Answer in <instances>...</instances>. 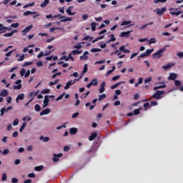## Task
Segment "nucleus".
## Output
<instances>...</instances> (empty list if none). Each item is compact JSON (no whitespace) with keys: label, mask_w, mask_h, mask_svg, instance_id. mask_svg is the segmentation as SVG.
I'll list each match as a JSON object with an SVG mask.
<instances>
[{"label":"nucleus","mask_w":183,"mask_h":183,"mask_svg":"<svg viewBox=\"0 0 183 183\" xmlns=\"http://www.w3.org/2000/svg\"><path fill=\"white\" fill-rule=\"evenodd\" d=\"M105 98H107V94H101L99 97L98 101H102L103 99H105Z\"/></svg>","instance_id":"c9c22d12"},{"label":"nucleus","mask_w":183,"mask_h":183,"mask_svg":"<svg viewBox=\"0 0 183 183\" xmlns=\"http://www.w3.org/2000/svg\"><path fill=\"white\" fill-rule=\"evenodd\" d=\"M101 49H97V48H93L91 49V52L95 53V52H101Z\"/></svg>","instance_id":"c03bdc74"},{"label":"nucleus","mask_w":183,"mask_h":183,"mask_svg":"<svg viewBox=\"0 0 183 183\" xmlns=\"http://www.w3.org/2000/svg\"><path fill=\"white\" fill-rule=\"evenodd\" d=\"M54 95H51V96H48V95H46L44 97V100L43 102V108H46V106L47 105H49V98H54Z\"/></svg>","instance_id":"39448f33"},{"label":"nucleus","mask_w":183,"mask_h":183,"mask_svg":"<svg viewBox=\"0 0 183 183\" xmlns=\"http://www.w3.org/2000/svg\"><path fill=\"white\" fill-rule=\"evenodd\" d=\"M44 65V63H42V61H38L36 62V66L39 67V66H42Z\"/></svg>","instance_id":"bf43d9fd"},{"label":"nucleus","mask_w":183,"mask_h":183,"mask_svg":"<svg viewBox=\"0 0 183 183\" xmlns=\"http://www.w3.org/2000/svg\"><path fill=\"white\" fill-rule=\"evenodd\" d=\"M65 96V93L62 94L61 95L59 96L56 99V101H61V99H62V98H64V97Z\"/></svg>","instance_id":"6e6d98bb"},{"label":"nucleus","mask_w":183,"mask_h":183,"mask_svg":"<svg viewBox=\"0 0 183 183\" xmlns=\"http://www.w3.org/2000/svg\"><path fill=\"white\" fill-rule=\"evenodd\" d=\"M63 18H64V19H62ZM60 22H66V21H72V17H66V16H60Z\"/></svg>","instance_id":"2eb2a0df"},{"label":"nucleus","mask_w":183,"mask_h":183,"mask_svg":"<svg viewBox=\"0 0 183 183\" xmlns=\"http://www.w3.org/2000/svg\"><path fill=\"white\" fill-rule=\"evenodd\" d=\"M97 24L95 22L91 23L92 31H94L97 30Z\"/></svg>","instance_id":"7c9ffc66"},{"label":"nucleus","mask_w":183,"mask_h":183,"mask_svg":"<svg viewBox=\"0 0 183 183\" xmlns=\"http://www.w3.org/2000/svg\"><path fill=\"white\" fill-rule=\"evenodd\" d=\"M16 32H18V30L15 29V30L11 31L10 33H6L4 35V36H5L6 38L12 36V35H14V34H15Z\"/></svg>","instance_id":"4be33fe9"},{"label":"nucleus","mask_w":183,"mask_h":183,"mask_svg":"<svg viewBox=\"0 0 183 183\" xmlns=\"http://www.w3.org/2000/svg\"><path fill=\"white\" fill-rule=\"evenodd\" d=\"M88 54H89L88 51H84V55L80 56V60L86 61L88 59Z\"/></svg>","instance_id":"dca6fc26"},{"label":"nucleus","mask_w":183,"mask_h":183,"mask_svg":"<svg viewBox=\"0 0 183 183\" xmlns=\"http://www.w3.org/2000/svg\"><path fill=\"white\" fill-rule=\"evenodd\" d=\"M177 76H178V75L175 73H171L169 74V76L168 77L169 81H175V79H177Z\"/></svg>","instance_id":"ddd939ff"},{"label":"nucleus","mask_w":183,"mask_h":183,"mask_svg":"<svg viewBox=\"0 0 183 183\" xmlns=\"http://www.w3.org/2000/svg\"><path fill=\"white\" fill-rule=\"evenodd\" d=\"M76 81H79V79H75L74 80H69L64 86V89H69L71 85H74Z\"/></svg>","instance_id":"423d86ee"},{"label":"nucleus","mask_w":183,"mask_h":183,"mask_svg":"<svg viewBox=\"0 0 183 183\" xmlns=\"http://www.w3.org/2000/svg\"><path fill=\"white\" fill-rule=\"evenodd\" d=\"M13 125L14 127H16V125H19V119H14V121L13 122Z\"/></svg>","instance_id":"09e8293b"},{"label":"nucleus","mask_w":183,"mask_h":183,"mask_svg":"<svg viewBox=\"0 0 183 183\" xmlns=\"http://www.w3.org/2000/svg\"><path fill=\"white\" fill-rule=\"evenodd\" d=\"M39 139L40 141H43V142H48V141H49V137L40 136Z\"/></svg>","instance_id":"cd10ccee"},{"label":"nucleus","mask_w":183,"mask_h":183,"mask_svg":"<svg viewBox=\"0 0 183 183\" xmlns=\"http://www.w3.org/2000/svg\"><path fill=\"white\" fill-rule=\"evenodd\" d=\"M97 137H98V133L97 132L92 133V134L89 137V141H94V139H95Z\"/></svg>","instance_id":"6ab92c4d"},{"label":"nucleus","mask_w":183,"mask_h":183,"mask_svg":"<svg viewBox=\"0 0 183 183\" xmlns=\"http://www.w3.org/2000/svg\"><path fill=\"white\" fill-rule=\"evenodd\" d=\"M169 46V45H167L164 47L160 49L158 51H157L156 53H154L152 54V57L154 58V59H159V58H162V53L165 52V51H167V47Z\"/></svg>","instance_id":"f257e3e1"},{"label":"nucleus","mask_w":183,"mask_h":183,"mask_svg":"<svg viewBox=\"0 0 183 183\" xmlns=\"http://www.w3.org/2000/svg\"><path fill=\"white\" fill-rule=\"evenodd\" d=\"M152 52H154V49H147L146 51L144 53L142 54L140 56H139L138 58H145L147 56H149V55H151V54H152Z\"/></svg>","instance_id":"20e7f679"},{"label":"nucleus","mask_w":183,"mask_h":183,"mask_svg":"<svg viewBox=\"0 0 183 183\" xmlns=\"http://www.w3.org/2000/svg\"><path fill=\"white\" fill-rule=\"evenodd\" d=\"M120 52H124V54H129L130 51L125 49V46H122L119 48Z\"/></svg>","instance_id":"b1692460"},{"label":"nucleus","mask_w":183,"mask_h":183,"mask_svg":"<svg viewBox=\"0 0 183 183\" xmlns=\"http://www.w3.org/2000/svg\"><path fill=\"white\" fill-rule=\"evenodd\" d=\"M34 64L33 61H25L22 66H29V65H32Z\"/></svg>","instance_id":"e433bc0d"},{"label":"nucleus","mask_w":183,"mask_h":183,"mask_svg":"<svg viewBox=\"0 0 183 183\" xmlns=\"http://www.w3.org/2000/svg\"><path fill=\"white\" fill-rule=\"evenodd\" d=\"M60 75H62L61 72L55 73L52 76V79H54V78H56V76H60Z\"/></svg>","instance_id":"49530a36"},{"label":"nucleus","mask_w":183,"mask_h":183,"mask_svg":"<svg viewBox=\"0 0 183 183\" xmlns=\"http://www.w3.org/2000/svg\"><path fill=\"white\" fill-rule=\"evenodd\" d=\"M121 76H114L112 77V81H117V79H119Z\"/></svg>","instance_id":"69168bd1"},{"label":"nucleus","mask_w":183,"mask_h":183,"mask_svg":"<svg viewBox=\"0 0 183 183\" xmlns=\"http://www.w3.org/2000/svg\"><path fill=\"white\" fill-rule=\"evenodd\" d=\"M34 109L36 112H39V111H41V106H39V104H36Z\"/></svg>","instance_id":"79ce46f5"},{"label":"nucleus","mask_w":183,"mask_h":183,"mask_svg":"<svg viewBox=\"0 0 183 183\" xmlns=\"http://www.w3.org/2000/svg\"><path fill=\"white\" fill-rule=\"evenodd\" d=\"M49 89H44L41 90V94H48L49 92Z\"/></svg>","instance_id":"13d9d810"},{"label":"nucleus","mask_w":183,"mask_h":183,"mask_svg":"<svg viewBox=\"0 0 183 183\" xmlns=\"http://www.w3.org/2000/svg\"><path fill=\"white\" fill-rule=\"evenodd\" d=\"M8 179V176H6V173H4L1 177V181L4 182Z\"/></svg>","instance_id":"4c0bfd02"},{"label":"nucleus","mask_w":183,"mask_h":183,"mask_svg":"<svg viewBox=\"0 0 183 183\" xmlns=\"http://www.w3.org/2000/svg\"><path fill=\"white\" fill-rule=\"evenodd\" d=\"M133 114H134V115H139V114H140L139 109H134Z\"/></svg>","instance_id":"680f3d73"},{"label":"nucleus","mask_w":183,"mask_h":183,"mask_svg":"<svg viewBox=\"0 0 183 183\" xmlns=\"http://www.w3.org/2000/svg\"><path fill=\"white\" fill-rule=\"evenodd\" d=\"M39 93V92H30V94L29 95V98L34 99L35 97H36V95H38Z\"/></svg>","instance_id":"bb28decb"},{"label":"nucleus","mask_w":183,"mask_h":183,"mask_svg":"<svg viewBox=\"0 0 183 183\" xmlns=\"http://www.w3.org/2000/svg\"><path fill=\"white\" fill-rule=\"evenodd\" d=\"M56 29H61V28H59V27H51V28H50L49 31L50 32H54V31H56Z\"/></svg>","instance_id":"052dcab7"},{"label":"nucleus","mask_w":183,"mask_h":183,"mask_svg":"<svg viewBox=\"0 0 183 183\" xmlns=\"http://www.w3.org/2000/svg\"><path fill=\"white\" fill-rule=\"evenodd\" d=\"M109 38H111L110 39L112 41V42H115V41H117V38L113 34L109 35Z\"/></svg>","instance_id":"a18cd8bd"},{"label":"nucleus","mask_w":183,"mask_h":183,"mask_svg":"<svg viewBox=\"0 0 183 183\" xmlns=\"http://www.w3.org/2000/svg\"><path fill=\"white\" fill-rule=\"evenodd\" d=\"M147 26H148V24H144V25H142V26L139 27V29L140 31H142V29H145V28H147Z\"/></svg>","instance_id":"0e129e2a"},{"label":"nucleus","mask_w":183,"mask_h":183,"mask_svg":"<svg viewBox=\"0 0 183 183\" xmlns=\"http://www.w3.org/2000/svg\"><path fill=\"white\" fill-rule=\"evenodd\" d=\"M6 102H7V104H11V102H12V97H7Z\"/></svg>","instance_id":"e2e57ef3"},{"label":"nucleus","mask_w":183,"mask_h":183,"mask_svg":"<svg viewBox=\"0 0 183 183\" xmlns=\"http://www.w3.org/2000/svg\"><path fill=\"white\" fill-rule=\"evenodd\" d=\"M25 97V94H19L17 97L16 98V102L19 103V101H22Z\"/></svg>","instance_id":"aec40b11"},{"label":"nucleus","mask_w":183,"mask_h":183,"mask_svg":"<svg viewBox=\"0 0 183 183\" xmlns=\"http://www.w3.org/2000/svg\"><path fill=\"white\" fill-rule=\"evenodd\" d=\"M28 177L29 178H35V173H29Z\"/></svg>","instance_id":"338daca9"},{"label":"nucleus","mask_w":183,"mask_h":183,"mask_svg":"<svg viewBox=\"0 0 183 183\" xmlns=\"http://www.w3.org/2000/svg\"><path fill=\"white\" fill-rule=\"evenodd\" d=\"M35 171L39 172V171H42V169H44V166L40 165V166H36L34 167Z\"/></svg>","instance_id":"72a5a7b5"},{"label":"nucleus","mask_w":183,"mask_h":183,"mask_svg":"<svg viewBox=\"0 0 183 183\" xmlns=\"http://www.w3.org/2000/svg\"><path fill=\"white\" fill-rule=\"evenodd\" d=\"M26 125H28V124L26 122H24L19 129V132H23V131L25 129V127H26Z\"/></svg>","instance_id":"473e14b6"},{"label":"nucleus","mask_w":183,"mask_h":183,"mask_svg":"<svg viewBox=\"0 0 183 183\" xmlns=\"http://www.w3.org/2000/svg\"><path fill=\"white\" fill-rule=\"evenodd\" d=\"M69 132H70L71 135H75V134H76V132H78V129H76L75 127H72L70 129Z\"/></svg>","instance_id":"393cba45"},{"label":"nucleus","mask_w":183,"mask_h":183,"mask_svg":"<svg viewBox=\"0 0 183 183\" xmlns=\"http://www.w3.org/2000/svg\"><path fill=\"white\" fill-rule=\"evenodd\" d=\"M57 64H58V65H61V64H63L62 66H61L62 68H68V66H69L68 63H64V61H59Z\"/></svg>","instance_id":"f704fd0d"},{"label":"nucleus","mask_w":183,"mask_h":183,"mask_svg":"<svg viewBox=\"0 0 183 183\" xmlns=\"http://www.w3.org/2000/svg\"><path fill=\"white\" fill-rule=\"evenodd\" d=\"M174 84H175V86H181L182 85L181 81L179 80H175Z\"/></svg>","instance_id":"3c124183"},{"label":"nucleus","mask_w":183,"mask_h":183,"mask_svg":"<svg viewBox=\"0 0 183 183\" xmlns=\"http://www.w3.org/2000/svg\"><path fill=\"white\" fill-rule=\"evenodd\" d=\"M86 72H88V64H85L82 71L83 74H86Z\"/></svg>","instance_id":"8fccbe9b"},{"label":"nucleus","mask_w":183,"mask_h":183,"mask_svg":"<svg viewBox=\"0 0 183 183\" xmlns=\"http://www.w3.org/2000/svg\"><path fill=\"white\" fill-rule=\"evenodd\" d=\"M132 21H123L121 24L122 26H125L127 25H129V24H131Z\"/></svg>","instance_id":"2f4dec72"},{"label":"nucleus","mask_w":183,"mask_h":183,"mask_svg":"<svg viewBox=\"0 0 183 183\" xmlns=\"http://www.w3.org/2000/svg\"><path fill=\"white\" fill-rule=\"evenodd\" d=\"M48 4H49V0H44V2L40 4V6L41 8H45Z\"/></svg>","instance_id":"c85d7f7f"},{"label":"nucleus","mask_w":183,"mask_h":183,"mask_svg":"<svg viewBox=\"0 0 183 183\" xmlns=\"http://www.w3.org/2000/svg\"><path fill=\"white\" fill-rule=\"evenodd\" d=\"M59 81V79L55 80L54 81H50L49 83V86H52V85H55L56 84H58V82Z\"/></svg>","instance_id":"a19ab883"},{"label":"nucleus","mask_w":183,"mask_h":183,"mask_svg":"<svg viewBox=\"0 0 183 183\" xmlns=\"http://www.w3.org/2000/svg\"><path fill=\"white\" fill-rule=\"evenodd\" d=\"M162 88H167V84L163 82V85L162 86H157L154 87V91H157V89H162Z\"/></svg>","instance_id":"a878e982"},{"label":"nucleus","mask_w":183,"mask_h":183,"mask_svg":"<svg viewBox=\"0 0 183 183\" xmlns=\"http://www.w3.org/2000/svg\"><path fill=\"white\" fill-rule=\"evenodd\" d=\"M9 95V93L8 92L7 89H4L0 92V97H8Z\"/></svg>","instance_id":"412c9836"},{"label":"nucleus","mask_w":183,"mask_h":183,"mask_svg":"<svg viewBox=\"0 0 183 183\" xmlns=\"http://www.w3.org/2000/svg\"><path fill=\"white\" fill-rule=\"evenodd\" d=\"M165 11H167V7H163L162 9H157L155 10V12L157 13V15H162L164 14V12H165Z\"/></svg>","instance_id":"9b49d317"},{"label":"nucleus","mask_w":183,"mask_h":183,"mask_svg":"<svg viewBox=\"0 0 183 183\" xmlns=\"http://www.w3.org/2000/svg\"><path fill=\"white\" fill-rule=\"evenodd\" d=\"M120 84H124V82H118L112 86H111V89H115L117 86H119Z\"/></svg>","instance_id":"ea45409f"},{"label":"nucleus","mask_w":183,"mask_h":183,"mask_svg":"<svg viewBox=\"0 0 183 183\" xmlns=\"http://www.w3.org/2000/svg\"><path fill=\"white\" fill-rule=\"evenodd\" d=\"M74 9V6H69L67 9H66V14H68V15H71V16L75 15V12L71 11V9Z\"/></svg>","instance_id":"a211bd4d"},{"label":"nucleus","mask_w":183,"mask_h":183,"mask_svg":"<svg viewBox=\"0 0 183 183\" xmlns=\"http://www.w3.org/2000/svg\"><path fill=\"white\" fill-rule=\"evenodd\" d=\"M35 14H37V12L26 11L24 12L23 15H24V16H28V15H34Z\"/></svg>","instance_id":"5701e85b"},{"label":"nucleus","mask_w":183,"mask_h":183,"mask_svg":"<svg viewBox=\"0 0 183 183\" xmlns=\"http://www.w3.org/2000/svg\"><path fill=\"white\" fill-rule=\"evenodd\" d=\"M131 32H132V30L131 31H122L120 34V38H129V35L131 34Z\"/></svg>","instance_id":"6e6552de"},{"label":"nucleus","mask_w":183,"mask_h":183,"mask_svg":"<svg viewBox=\"0 0 183 183\" xmlns=\"http://www.w3.org/2000/svg\"><path fill=\"white\" fill-rule=\"evenodd\" d=\"M19 26V23H13L11 24V28H18Z\"/></svg>","instance_id":"5fc2aeb1"},{"label":"nucleus","mask_w":183,"mask_h":183,"mask_svg":"<svg viewBox=\"0 0 183 183\" xmlns=\"http://www.w3.org/2000/svg\"><path fill=\"white\" fill-rule=\"evenodd\" d=\"M32 28H33V26L31 25V26L26 27L23 31H21L23 36H26V34H28V32H29V31H31V29H32Z\"/></svg>","instance_id":"9d476101"},{"label":"nucleus","mask_w":183,"mask_h":183,"mask_svg":"<svg viewBox=\"0 0 183 183\" xmlns=\"http://www.w3.org/2000/svg\"><path fill=\"white\" fill-rule=\"evenodd\" d=\"M92 85H94V86H97V82L95 81V83L94 82H90L89 84H88L86 85V88H91V86H92Z\"/></svg>","instance_id":"de8ad7c7"},{"label":"nucleus","mask_w":183,"mask_h":183,"mask_svg":"<svg viewBox=\"0 0 183 183\" xmlns=\"http://www.w3.org/2000/svg\"><path fill=\"white\" fill-rule=\"evenodd\" d=\"M25 72H26V70H25V69H21L20 71V75L21 76H24V75H25Z\"/></svg>","instance_id":"4d7b16f0"},{"label":"nucleus","mask_w":183,"mask_h":183,"mask_svg":"<svg viewBox=\"0 0 183 183\" xmlns=\"http://www.w3.org/2000/svg\"><path fill=\"white\" fill-rule=\"evenodd\" d=\"M34 5H35V3L33 2V3H30V4H26L24 5V8H29V6H34Z\"/></svg>","instance_id":"864d4df0"},{"label":"nucleus","mask_w":183,"mask_h":183,"mask_svg":"<svg viewBox=\"0 0 183 183\" xmlns=\"http://www.w3.org/2000/svg\"><path fill=\"white\" fill-rule=\"evenodd\" d=\"M21 82H22V80H21V79L16 80L15 84H17V86L14 85L13 86L14 89H21L22 88V84H21Z\"/></svg>","instance_id":"1a4fd4ad"},{"label":"nucleus","mask_w":183,"mask_h":183,"mask_svg":"<svg viewBox=\"0 0 183 183\" xmlns=\"http://www.w3.org/2000/svg\"><path fill=\"white\" fill-rule=\"evenodd\" d=\"M178 9H181V7L179 8H171L169 9L170 11V14L171 15H175L176 16H178L179 15H181L182 14V11H178Z\"/></svg>","instance_id":"7ed1b4c3"},{"label":"nucleus","mask_w":183,"mask_h":183,"mask_svg":"<svg viewBox=\"0 0 183 183\" xmlns=\"http://www.w3.org/2000/svg\"><path fill=\"white\" fill-rule=\"evenodd\" d=\"M172 66H175V63H170L165 66H162V68L164 69V71H167V69H170V68H172Z\"/></svg>","instance_id":"4468645a"},{"label":"nucleus","mask_w":183,"mask_h":183,"mask_svg":"<svg viewBox=\"0 0 183 183\" xmlns=\"http://www.w3.org/2000/svg\"><path fill=\"white\" fill-rule=\"evenodd\" d=\"M11 182L12 183H18V179L14 177L11 179Z\"/></svg>","instance_id":"774afa93"},{"label":"nucleus","mask_w":183,"mask_h":183,"mask_svg":"<svg viewBox=\"0 0 183 183\" xmlns=\"http://www.w3.org/2000/svg\"><path fill=\"white\" fill-rule=\"evenodd\" d=\"M50 112H51V109L49 108L45 109L40 112V116L43 117V115H48V114H49Z\"/></svg>","instance_id":"f8f14e48"},{"label":"nucleus","mask_w":183,"mask_h":183,"mask_svg":"<svg viewBox=\"0 0 183 183\" xmlns=\"http://www.w3.org/2000/svg\"><path fill=\"white\" fill-rule=\"evenodd\" d=\"M151 104H149V102H147L144 104V111H147V109H148V108H149Z\"/></svg>","instance_id":"58836bf2"},{"label":"nucleus","mask_w":183,"mask_h":183,"mask_svg":"<svg viewBox=\"0 0 183 183\" xmlns=\"http://www.w3.org/2000/svg\"><path fill=\"white\" fill-rule=\"evenodd\" d=\"M62 153H59L58 154H53V158H52V161L53 162H58V161H59V158H61L62 157Z\"/></svg>","instance_id":"0eeeda50"},{"label":"nucleus","mask_w":183,"mask_h":183,"mask_svg":"<svg viewBox=\"0 0 183 183\" xmlns=\"http://www.w3.org/2000/svg\"><path fill=\"white\" fill-rule=\"evenodd\" d=\"M9 149H5L3 152H2V154L3 155H8V154H9Z\"/></svg>","instance_id":"603ef678"},{"label":"nucleus","mask_w":183,"mask_h":183,"mask_svg":"<svg viewBox=\"0 0 183 183\" xmlns=\"http://www.w3.org/2000/svg\"><path fill=\"white\" fill-rule=\"evenodd\" d=\"M149 45H151L152 44H155L157 41L155 40V38H152L150 40L148 41Z\"/></svg>","instance_id":"37998d69"},{"label":"nucleus","mask_w":183,"mask_h":183,"mask_svg":"<svg viewBox=\"0 0 183 183\" xmlns=\"http://www.w3.org/2000/svg\"><path fill=\"white\" fill-rule=\"evenodd\" d=\"M105 85H106V83L105 81H103L100 86V89L99 90V93L100 94H104V92H105Z\"/></svg>","instance_id":"f3484780"},{"label":"nucleus","mask_w":183,"mask_h":183,"mask_svg":"<svg viewBox=\"0 0 183 183\" xmlns=\"http://www.w3.org/2000/svg\"><path fill=\"white\" fill-rule=\"evenodd\" d=\"M165 94V91L157 90L152 96L154 99H162V95Z\"/></svg>","instance_id":"f03ea898"},{"label":"nucleus","mask_w":183,"mask_h":183,"mask_svg":"<svg viewBox=\"0 0 183 183\" xmlns=\"http://www.w3.org/2000/svg\"><path fill=\"white\" fill-rule=\"evenodd\" d=\"M71 54H72V55H79V54H82V51H79V50H78V49H76V50H73V51H71Z\"/></svg>","instance_id":"c756f323"}]
</instances>
